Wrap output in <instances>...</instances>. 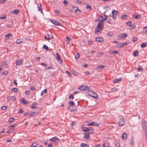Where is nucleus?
I'll list each match as a JSON object with an SVG mask.
<instances>
[{
	"label": "nucleus",
	"mask_w": 147,
	"mask_h": 147,
	"mask_svg": "<svg viewBox=\"0 0 147 147\" xmlns=\"http://www.w3.org/2000/svg\"><path fill=\"white\" fill-rule=\"evenodd\" d=\"M99 124V123L97 124L96 122H92L88 124L87 125L88 126H93L94 125H95L96 126H97Z\"/></svg>",
	"instance_id": "13"
},
{
	"label": "nucleus",
	"mask_w": 147,
	"mask_h": 147,
	"mask_svg": "<svg viewBox=\"0 0 147 147\" xmlns=\"http://www.w3.org/2000/svg\"><path fill=\"white\" fill-rule=\"evenodd\" d=\"M8 73V72L7 71H5L1 73V74L2 75H6Z\"/></svg>",
	"instance_id": "51"
},
{
	"label": "nucleus",
	"mask_w": 147,
	"mask_h": 147,
	"mask_svg": "<svg viewBox=\"0 0 147 147\" xmlns=\"http://www.w3.org/2000/svg\"><path fill=\"white\" fill-rule=\"evenodd\" d=\"M43 49H46V50H48L49 49L48 47L45 45H44L43 47Z\"/></svg>",
	"instance_id": "43"
},
{
	"label": "nucleus",
	"mask_w": 147,
	"mask_h": 147,
	"mask_svg": "<svg viewBox=\"0 0 147 147\" xmlns=\"http://www.w3.org/2000/svg\"><path fill=\"white\" fill-rule=\"evenodd\" d=\"M63 3L65 6H66L68 4V2L67 1L64 0L63 1Z\"/></svg>",
	"instance_id": "48"
},
{
	"label": "nucleus",
	"mask_w": 147,
	"mask_h": 147,
	"mask_svg": "<svg viewBox=\"0 0 147 147\" xmlns=\"http://www.w3.org/2000/svg\"><path fill=\"white\" fill-rule=\"evenodd\" d=\"M98 28H96V29H95V32H100V30H102V29H101L100 28H99V29H98Z\"/></svg>",
	"instance_id": "55"
},
{
	"label": "nucleus",
	"mask_w": 147,
	"mask_h": 147,
	"mask_svg": "<svg viewBox=\"0 0 147 147\" xmlns=\"http://www.w3.org/2000/svg\"><path fill=\"white\" fill-rule=\"evenodd\" d=\"M69 107H71V106H75V103L73 101H69Z\"/></svg>",
	"instance_id": "19"
},
{
	"label": "nucleus",
	"mask_w": 147,
	"mask_h": 147,
	"mask_svg": "<svg viewBox=\"0 0 147 147\" xmlns=\"http://www.w3.org/2000/svg\"><path fill=\"white\" fill-rule=\"evenodd\" d=\"M143 32L145 33H147V26L144 28Z\"/></svg>",
	"instance_id": "35"
},
{
	"label": "nucleus",
	"mask_w": 147,
	"mask_h": 147,
	"mask_svg": "<svg viewBox=\"0 0 147 147\" xmlns=\"http://www.w3.org/2000/svg\"><path fill=\"white\" fill-rule=\"evenodd\" d=\"M115 145L117 147H119L120 146V144L119 143H117L115 144Z\"/></svg>",
	"instance_id": "63"
},
{
	"label": "nucleus",
	"mask_w": 147,
	"mask_h": 147,
	"mask_svg": "<svg viewBox=\"0 0 147 147\" xmlns=\"http://www.w3.org/2000/svg\"><path fill=\"white\" fill-rule=\"evenodd\" d=\"M92 128L90 127H84L82 129L83 131L86 132L88 133V132L92 131Z\"/></svg>",
	"instance_id": "8"
},
{
	"label": "nucleus",
	"mask_w": 147,
	"mask_h": 147,
	"mask_svg": "<svg viewBox=\"0 0 147 147\" xmlns=\"http://www.w3.org/2000/svg\"><path fill=\"white\" fill-rule=\"evenodd\" d=\"M127 24L129 26L132 24V22L131 21H128L127 23Z\"/></svg>",
	"instance_id": "52"
},
{
	"label": "nucleus",
	"mask_w": 147,
	"mask_h": 147,
	"mask_svg": "<svg viewBox=\"0 0 147 147\" xmlns=\"http://www.w3.org/2000/svg\"><path fill=\"white\" fill-rule=\"evenodd\" d=\"M47 92V91L46 89H45L42 91L40 95L42 96L43 94L46 93Z\"/></svg>",
	"instance_id": "30"
},
{
	"label": "nucleus",
	"mask_w": 147,
	"mask_h": 147,
	"mask_svg": "<svg viewBox=\"0 0 147 147\" xmlns=\"http://www.w3.org/2000/svg\"><path fill=\"white\" fill-rule=\"evenodd\" d=\"M19 12V10L18 9H16L12 11V13L15 14H17Z\"/></svg>",
	"instance_id": "25"
},
{
	"label": "nucleus",
	"mask_w": 147,
	"mask_h": 147,
	"mask_svg": "<svg viewBox=\"0 0 147 147\" xmlns=\"http://www.w3.org/2000/svg\"><path fill=\"white\" fill-rule=\"evenodd\" d=\"M123 46V44L120 43V44H118L116 46V47L117 48H118V47H120H120H122Z\"/></svg>",
	"instance_id": "47"
},
{
	"label": "nucleus",
	"mask_w": 147,
	"mask_h": 147,
	"mask_svg": "<svg viewBox=\"0 0 147 147\" xmlns=\"http://www.w3.org/2000/svg\"><path fill=\"white\" fill-rule=\"evenodd\" d=\"M12 36L11 34L10 33H9L8 34L5 35V36L6 37H11Z\"/></svg>",
	"instance_id": "37"
},
{
	"label": "nucleus",
	"mask_w": 147,
	"mask_h": 147,
	"mask_svg": "<svg viewBox=\"0 0 147 147\" xmlns=\"http://www.w3.org/2000/svg\"><path fill=\"white\" fill-rule=\"evenodd\" d=\"M137 69L138 71H143L144 69L140 65H138V67H137Z\"/></svg>",
	"instance_id": "24"
},
{
	"label": "nucleus",
	"mask_w": 147,
	"mask_h": 147,
	"mask_svg": "<svg viewBox=\"0 0 147 147\" xmlns=\"http://www.w3.org/2000/svg\"><path fill=\"white\" fill-rule=\"evenodd\" d=\"M86 144L84 143H81L80 144V146L82 147H85L86 146Z\"/></svg>",
	"instance_id": "56"
},
{
	"label": "nucleus",
	"mask_w": 147,
	"mask_h": 147,
	"mask_svg": "<svg viewBox=\"0 0 147 147\" xmlns=\"http://www.w3.org/2000/svg\"><path fill=\"white\" fill-rule=\"evenodd\" d=\"M112 91H115L117 90V88H112L111 89Z\"/></svg>",
	"instance_id": "60"
},
{
	"label": "nucleus",
	"mask_w": 147,
	"mask_h": 147,
	"mask_svg": "<svg viewBox=\"0 0 147 147\" xmlns=\"http://www.w3.org/2000/svg\"><path fill=\"white\" fill-rule=\"evenodd\" d=\"M22 59L21 58L18 59L16 61V64L17 65H20L22 63Z\"/></svg>",
	"instance_id": "12"
},
{
	"label": "nucleus",
	"mask_w": 147,
	"mask_h": 147,
	"mask_svg": "<svg viewBox=\"0 0 147 147\" xmlns=\"http://www.w3.org/2000/svg\"><path fill=\"white\" fill-rule=\"evenodd\" d=\"M22 42V41L19 39H18L16 41V43L17 44H20Z\"/></svg>",
	"instance_id": "44"
},
{
	"label": "nucleus",
	"mask_w": 147,
	"mask_h": 147,
	"mask_svg": "<svg viewBox=\"0 0 147 147\" xmlns=\"http://www.w3.org/2000/svg\"><path fill=\"white\" fill-rule=\"evenodd\" d=\"M53 68V66H49L48 67H46L45 68V69L47 70L49 69H52Z\"/></svg>",
	"instance_id": "33"
},
{
	"label": "nucleus",
	"mask_w": 147,
	"mask_h": 147,
	"mask_svg": "<svg viewBox=\"0 0 147 147\" xmlns=\"http://www.w3.org/2000/svg\"><path fill=\"white\" fill-rule=\"evenodd\" d=\"M13 83L16 86H17V83L16 80H14Z\"/></svg>",
	"instance_id": "62"
},
{
	"label": "nucleus",
	"mask_w": 147,
	"mask_h": 147,
	"mask_svg": "<svg viewBox=\"0 0 147 147\" xmlns=\"http://www.w3.org/2000/svg\"><path fill=\"white\" fill-rule=\"evenodd\" d=\"M84 138L87 139H89L90 137L89 134H88V133H84Z\"/></svg>",
	"instance_id": "22"
},
{
	"label": "nucleus",
	"mask_w": 147,
	"mask_h": 147,
	"mask_svg": "<svg viewBox=\"0 0 147 147\" xmlns=\"http://www.w3.org/2000/svg\"><path fill=\"white\" fill-rule=\"evenodd\" d=\"M47 35L49 38H50L53 39V38L52 35L51 34L47 33Z\"/></svg>",
	"instance_id": "36"
},
{
	"label": "nucleus",
	"mask_w": 147,
	"mask_h": 147,
	"mask_svg": "<svg viewBox=\"0 0 147 147\" xmlns=\"http://www.w3.org/2000/svg\"><path fill=\"white\" fill-rule=\"evenodd\" d=\"M56 55L57 56V57H56L57 60L58 61L60 60L61 62V63H62V61L60 57L59 54L58 53H57Z\"/></svg>",
	"instance_id": "16"
},
{
	"label": "nucleus",
	"mask_w": 147,
	"mask_h": 147,
	"mask_svg": "<svg viewBox=\"0 0 147 147\" xmlns=\"http://www.w3.org/2000/svg\"><path fill=\"white\" fill-rule=\"evenodd\" d=\"M38 113V112L37 111H35L34 112H32L29 115V117H30L32 116H33L34 115H37Z\"/></svg>",
	"instance_id": "15"
},
{
	"label": "nucleus",
	"mask_w": 147,
	"mask_h": 147,
	"mask_svg": "<svg viewBox=\"0 0 147 147\" xmlns=\"http://www.w3.org/2000/svg\"><path fill=\"white\" fill-rule=\"evenodd\" d=\"M142 125L144 129L147 131V123L144 119L142 121Z\"/></svg>",
	"instance_id": "4"
},
{
	"label": "nucleus",
	"mask_w": 147,
	"mask_h": 147,
	"mask_svg": "<svg viewBox=\"0 0 147 147\" xmlns=\"http://www.w3.org/2000/svg\"><path fill=\"white\" fill-rule=\"evenodd\" d=\"M94 130L92 128V131L91 130L90 131L88 132L87 133L89 134H92L94 133Z\"/></svg>",
	"instance_id": "34"
},
{
	"label": "nucleus",
	"mask_w": 147,
	"mask_h": 147,
	"mask_svg": "<svg viewBox=\"0 0 147 147\" xmlns=\"http://www.w3.org/2000/svg\"><path fill=\"white\" fill-rule=\"evenodd\" d=\"M138 40V39L137 37H134L133 38H132V40L133 42H136V41Z\"/></svg>",
	"instance_id": "57"
},
{
	"label": "nucleus",
	"mask_w": 147,
	"mask_h": 147,
	"mask_svg": "<svg viewBox=\"0 0 147 147\" xmlns=\"http://www.w3.org/2000/svg\"><path fill=\"white\" fill-rule=\"evenodd\" d=\"M15 129H10L9 130L7 131V134H10V133L13 132Z\"/></svg>",
	"instance_id": "32"
},
{
	"label": "nucleus",
	"mask_w": 147,
	"mask_h": 147,
	"mask_svg": "<svg viewBox=\"0 0 147 147\" xmlns=\"http://www.w3.org/2000/svg\"><path fill=\"white\" fill-rule=\"evenodd\" d=\"M136 19H139L140 18V16L139 15L135 16L134 17Z\"/></svg>",
	"instance_id": "54"
},
{
	"label": "nucleus",
	"mask_w": 147,
	"mask_h": 147,
	"mask_svg": "<svg viewBox=\"0 0 147 147\" xmlns=\"http://www.w3.org/2000/svg\"><path fill=\"white\" fill-rule=\"evenodd\" d=\"M42 6V5L40 3L39 5H38L37 7L38 8V11H41L42 13V9L41 8Z\"/></svg>",
	"instance_id": "27"
},
{
	"label": "nucleus",
	"mask_w": 147,
	"mask_h": 147,
	"mask_svg": "<svg viewBox=\"0 0 147 147\" xmlns=\"http://www.w3.org/2000/svg\"><path fill=\"white\" fill-rule=\"evenodd\" d=\"M74 98V96L73 94H71L69 96V98L71 100H72Z\"/></svg>",
	"instance_id": "49"
},
{
	"label": "nucleus",
	"mask_w": 147,
	"mask_h": 147,
	"mask_svg": "<svg viewBox=\"0 0 147 147\" xmlns=\"http://www.w3.org/2000/svg\"><path fill=\"white\" fill-rule=\"evenodd\" d=\"M71 107H69V106H68V108L71 111H76L77 109V107L75 106H71Z\"/></svg>",
	"instance_id": "9"
},
{
	"label": "nucleus",
	"mask_w": 147,
	"mask_h": 147,
	"mask_svg": "<svg viewBox=\"0 0 147 147\" xmlns=\"http://www.w3.org/2000/svg\"><path fill=\"white\" fill-rule=\"evenodd\" d=\"M75 57L77 59L79 58L80 57V54L78 53H77Z\"/></svg>",
	"instance_id": "53"
},
{
	"label": "nucleus",
	"mask_w": 147,
	"mask_h": 147,
	"mask_svg": "<svg viewBox=\"0 0 147 147\" xmlns=\"http://www.w3.org/2000/svg\"><path fill=\"white\" fill-rule=\"evenodd\" d=\"M48 147H52L53 146V144L52 143L50 142L49 144H48Z\"/></svg>",
	"instance_id": "58"
},
{
	"label": "nucleus",
	"mask_w": 147,
	"mask_h": 147,
	"mask_svg": "<svg viewBox=\"0 0 147 147\" xmlns=\"http://www.w3.org/2000/svg\"><path fill=\"white\" fill-rule=\"evenodd\" d=\"M49 140L54 142H58L59 141V139L56 137H55L50 138Z\"/></svg>",
	"instance_id": "7"
},
{
	"label": "nucleus",
	"mask_w": 147,
	"mask_h": 147,
	"mask_svg": "<svg viewBox=\"0 0 147 147\" xmlns=\"http://www.w3.org/2000/svg\"><path fill=\"white\" fill-rule=\"evenodd\" d=\"M11 99L13 101H15L16 100V98L14 96H13L11 97Z\"/></svg>",
	"instance_id": "61"
},
{
	"label": "nucleus",
	"mask_w": 147,
	"mask_h": 147,
	"mask_svg": "<svg viewBox=\"0 0 147 147\" xmlns=\"http://www.w3.org/2000/svg\"><path fill=\"white\" fill-rule=\"evenodd\" d=\"M76 13H77L80 14L81 13L80 10L77 8L76 9H75Z\"/></svg>",
	"instance_id": "41"
},
{
	"label": "nucleus",
	"mask_w": 147,
	"mask_h": 147,
	"mask_svg": "<svg viewBox=\"0 0 147 147\" xmlns=\"http://www.w3.org/2000/svg\"><path fill=\"white\" fill-rule=\"evenodd\" d=\"M31 108L32 109H35L37 108V103L36 102L33 103L31 105Z\"/></svg>",
	"instance_id": "18"
},
{
	"label": "nucleus",
	"mask_w": 147,
	"mask_h": 147,
	"mask_svg": "<svg viewBox=\"0 0 147 147\" xmlns=\"http://www.w3.org/2000/svg\"><path fill=\"white\" fill-rule=\"evenodd\" d=\"M127 136L126 133H123L122 135V138L124 140H126L127 139Z\"/></svg>",
	"instance_id": "14"
},
{
	"label": "nucleus",
	"mask_w": 147,
	"mask_h": 147,
	"mask_svg": "<svg viewBox=\"0 0 147 147\" xmlns=\"http://www.w3.org/2000/svg\"><path fill=\"white\" fill-rule=\"evenodd\" d=\"M78 89L82 90L88 91L89 89V87L88 86H80Z\"/></svg>",
	"instance_id": "2"
},
{
	"label": "nucleus",
	"mask_w": 147,
	"mask_h": 147,
	"mask_svg": "<svg viewBox=\"0 0 147 147\" xmlns=\"http://www.w3.org/2000/svg\"><path fill=\"white\" fill-rule=\"evenodd\" d=\"M105 67L104 65H100L98 66L96 69L97 70H99L101 69H103Z\"/></svg>",
	"instance_id": "28"
},
{
	"label": "nucleus",
	"mask_w": 147,
	"mask_h": 147,
	"mask_svg": "<svg viewBox=\"0 0 147 147\" xmlns=\"http://www.w3.org/2000/svg\"><path fill=\"white\" fill-rule=\"evenodd\" d=\"M20 100L22 101V103L24 105H27L29 103V101L26 100L24 98H22Z\"/></svg>",
	"instance_id": "11"
},
{
	"label": "nucleus",
	"mask_w": 147,
	"mask_h": 147,
	"mask_svg": "<svg viewBox=\"0 0 147 147\" xmlns=\"http://www.w3.org/2000/svg\"><path fill=\"white\" fill-rule=\"evenodd\" d=\"M90 96L94 98H96L98 96L97 94L93 91H92L91 92V94Z\"/></svg>",
	"instance_id": "10"
},
{
	"label": "nucleus",
	"mask_w": 147,
	"mask_h": 147,
	"mask_svg": "<svg viewBox=\"0 0 147 147\" xmlns=\"http://www.w3.org/2000/svg\"><path fill=\"white\" fill-rule=\"evenodd\" d=\"M71 39L69 38V37H67L66 38V41L67 42V44H69L70 40H71Z\"/></svg>",
	"instance_id": "45"
},
{
	"label": "nucleus",
	"mask_w": 147,
	"mask_h": 147,
	"mask_svg": "<svg viewBox=\"0 0 147 147\" xmlns=\"http://www.w3.org/2000/svg\"><path fill=\"white\" fill-rule=\"evenodd\" d=\"M104 19H102L101 20H102L103 21L104 20H106L107 18V17L106 15H104Z\"/></svg>",
	"instance_id": "46"
},
{
	"label": "nucleus",
	"mask_w": 147,
	"mask_h": 147,
	"mask_svg": "<svg viewBox=\"0 0 147 147\" xmlns=\"http://www.w3.org/2000/svg\"><path fill=\"white\" fill-rule=\"evenodd\" d=\"M107 35L109 36H113L114 35V34L112 32H110L107 33Z\"/></svg>",
	"instance_id": "31"
},
{
	"label": "nucleus",
	"mask_w": 147,
	"mask_h": 147,
	"mask_svg": "<svg viewBox=\"0 0 147 147\" xmlns=\"http://www.w3.org/2000/svg\"><path fill=\"white\" fill-rule=\"evenodd\" d=\"M103 22V21L102 20L99 21L98 24L97 28H100L101 29H102V27L103 26V24H102V22Z\"/></svg>",
	"instance_id": "6"
},
{
	"label": "nucleus",
	"mask_w": 147,
	"mask_h": 147,
	"mask_svg": "<svg viewBox=\"0 0 147 147\" xmlns=\"http://www.w3.org/2000/svg\"><path fill=\"white\" fill-rule=\"evenodd\" d=\"M110 53L111 54H113V53H115L116 54H117L118 53V51H110Z\"/></svg>",
	"instance_id": "29"
},
{
	"label": "nucleus",
	"mask_w": 147,
	"mask_h": 147,
	"mask_svg": "<svg viewBox=\"0 0 147 147\" xmlns=\"http://www.w3.org/2000/svg\"><path fill=\"white\" fill-rule=\"evenodd\" d=\"M139 51L138 50L135 51L133 52L134 56L135 57H137L138 55Z\"/></svg>",
	"instance_id": "21"
},
{
	"label": "nucleus",
	"mask_w": 147,
	"mask_h": 147,
	"mask_svg": "<svg viewBox=\"0 0 147 147\" xmlns=\"http://www.w3.org/2000/svg\"><path fill=\"white\" fill-rule=\"evenodd\" d=\"M121 17L122 19H124L127 17V14L123 15L121 16Z\"/></svg>",
	"instance_id": "38"
},
{
	"label": "nucleus",
	"mask_w": 147,
	"mask_h": 147,
	"mask_svg": "<svg viewBox=\"0 0 147 147\" xmlns=\"http://www.w3.org/2000/svg\"><path fill=\"white\" fill-rule=\"evenodd\" d=\"M86 8L88 10H90L91 9V6L89 5H87L86 6Z\"/></svg>",
	"instance_id": "42"
},
{
	"label": "nucleus",
	"mask_w": 147,
	"mask_h": 147,
	"mask_svg": "<svg viewBox=\"0 0 147 147\" xmlns=\"http://www.w3.org/2000/svg\"><path fill=\"white\" fill-rule=\"evenodd\" d=\"M147 46V42H144L142 43L141 45V47L142 48L146 47Z\"/></svg>",
	"instance_id": "26"
},
{
	"label": "nucleus",
	"mask_w": 147,
	"mask_h": 147,
	"mask_svg": "<svg viewBox=\"0 0 147 147\" xmlns=\"http://www.w3.org/2000/svg\"><path fill=\"white\" fill-rule=\"evenodd\" d=\"M50 21L51 22L55 25L61 26L62 24L59 23L58 21L56 20L53 19H50Z\"/></svg>",
	"instance_id": "3"
},
{
	"label": "nucleus",
	"mask_w": 147,
	"mask_h": 147,
	"mask_svg": "<svg viewBox=\"0 0 147 147\" xmlns=\"http://www.w3.org/2000/svg\"><path fill=\"white\" fill-rule=\"evenodd\" d=\"M66 72L67 74V75L71 77V74L67 71H66Z\"/></svg>",
	"instance_id": "59"
},
{
	"label": "nucleus",
	"mask_w": 147,
	"mask_h": 147,
	"mask_svg": "<svg viewBox=\"0 0 147 147\" xmlns=\"http://www.w3.org/2000/svg\"><path fill=\"white\" fill-rule=\"evenodd\" d=\"M127 36V34H122L119 36L118 38H124L126 37Z\"/></svg>",
	"instance_id": "17"
},
{
	"label": "nucleus",
	"mask_w": 147,
	"mask_h": 147,
	"mask_svg": "<svg viewBox=\"0 0 147 147\" xmlns=\"http://www.w3.org/2000/svg\"><path fill=\"white\" fill-rule=\"evenodd\" d=\"M119 117L120 120L118 123V125L120 127L123 126L125 123L124 119L121 116H120Z\"/></svg>",
	"instance_id": "1"
},
{
	"label": "nucleus",
	"mask_w": 147,
	"mask_h": 147,
	"mask_svg": "<svg viewBox=\"0 0 147 147\" xmlns=\"http://www.w3.org/2000/svg\"><path fill=\"white\" fill-rule=\"evenodd\" d=\"M11 91L15 92H17L18 91V89L16 88H14L11 89Z\"/></svg>",
	"instance_id": "39"
},
{
	"label": "nucleus",
	"mask_w": 147,
	"mask_h": 147,
	"mask_svg": "<svg viewBox=\"0 0 147 147\" xmlns=\"http://www.w3.org/2000/svg\"><path fill=\"white\" fill-rule=\"evenodd\" d=\"M119 13V12L117 11L113 10L112 11V16H111L114 19H115L116 18V14Z\"/></svg>",
	"instance_id": "5"
},
{
	"label": "nucleus",
	"mask_w": 147,
	"mask_h": 147,
	"mask_svg": "<svg viewBox=\"0 0 147 147\" xmlns=\"http://www.w3.org/2000/svg\"><path fill=\"white\" fill-rule=\"evenodd\" d=\"M15 119L13 118H11L9 119V120L8 121V122H13L14 120Z\"/></svg>",
	"instance_id": "40"
},
{
	"label": "nucleus",
	"mask_w": 147,
	"mask_h": 147,
	"mask_svg": "<svg viewBox=\"0 0 147 147\" xmlns=\"http://www.w3.org/2000/svg\"><path fill=\"white\" fill-rule=\"evenodd\" d=\"M96 40L97 41L99 42H102L103 41V39L101 37H97Z\"/></svg>",
	"instance_id": "20"
},
{
	"label": "nucleus",
	"mask_w": 147,
	"mask_h": 147,
	"mask_svg": "<svg viewBox=\"0 0 147 147\" xmlns=\"http://www.w3.org/2000/svg\"><path fill=\"white\" fill-rule=\"evenodd\" d=\"M35 88L33 86H32L30 87V89L32 90H35Z\"/></svg>",
	"instance_id": "64"
},
{
	"label": "nucleus",
	"mask_w": 147,
	"mask_h": 147,
	"mask_svg": "<svg viewBox=\"0 0 147 147\" xmlns=\"http://www.w3.org/2000/svg\"><path fill=\"white\" fill-rule=\"evenodd\" d=\"M7 106H2L1 108V109L2 110H5V109H7Z\"/></svg>",
	"instance_id": "50"
},
{
	"label": "nucleus",
	"mask_w": 147,
	"mask_h": 147,
	"mask_svg": "<svg viewBox=\"0 0 147 147\" xmlns=\"http://www.w3.org/2000/svg\"><path fill=\"white\" fill-rule=\"evenodd\" d=\"M121 78L118 79H115L113 81V82L115 83H116L118 82H119L121 81Z\"/></svg>",
	"instance_id": "23"
}]
</instances>
